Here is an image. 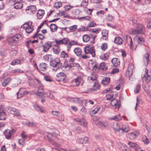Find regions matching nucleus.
Wrapping results in <instances>:
<instances>
[{"label": "nucleus", "instance_id": "obj_48", "mask_svg": "<svg viewBox=\"0 0 151 151\" xmlns=\"http://www.w3.org/2000/svg\"><path fill=\"white\" fill-rule=\"evenodd\" d=\"M59 14L61 16L63 17H68L67 13L65 11L60 12Z\"/></svg>", "mask_w": 151, "mask_h": 151}, {"label": "nucleus", "instance_id": "obj_34", "mask_svg": "<svg viewBox=\"0 0 151 151\" xmlns=\"http://www.w3.org/2000/svg\"><path fill=\"white\" fill-rule=\"evenodd\" d=\"M110 81V78L108 77H105L103 79L101 82L104 85H107L109 83Z\"/></svg>", "mask_w": 151, "mask_h": 151}, {"label": "nucleus", "instance_id": "obj_4", "mask_svg": "<svg viewBox=\"0 0 151 151\" xmlns=\"http://www.w3.org/2000/svg\"><path fill=\"white\" fill-rule=\"evenodd\" d=\"M32 24V22H27L22 25L21 26V27L22 28L24 29L27 33H30L34 29Z\"/></svg>", "mask_w": 151, "mask_h": 151}, {"label": "nucleus", "instance_id": "obj_51", "mask_svg": "<svg viewBox=\"0 0 151 151\" xmlns=\"http://www.w3.org/2000/svg\"><path fill=\"white\" fill-rule=\"evenodd\" d=\"M127 40L128 43L129 41V45H130V48H132L133 43L132 41V39L130 37H127Z\"/></svg>", "mask_w": 151, "mask_h": 151}, {"label": "nucleus", "instance_id": "obj_7", "mask_svg": "<svg viewBox=\"0 0 151 151\" xmlns=\"http://www.w3.org/2000/svg\"><path fill=\"white\" fill-rule=\"evenodd\" d=\"M66 78V75L63 72H60L57 74L55 79L58 81H63Z\"/></svg>", "mask_w": 151, "mask_h": 151}, {"label": "nucleus", "instance_id": "obj_23", "mask_svg": "<svg viewBox=\"0 0 151 151\" xmlns=\"http://www.w3.org/2000/svg\"><path fill=\"white\" fill-rule=\"evenodd\" d=\"M137 29H139V32L142 34H144L145 29L142 25L140 24H138L137 26Z\"/></svg>", "mask_w": 151, "mask_h": 151}, {"label": "nucleus", "instance_id": "obj_8", "mask_svg": "<svg viewBox=\"0 0 151 151\" xmlns=\"http://www.w3.org/2000/svg\"><path fill=\"white\" fill-rule=\"evenodd\" d=\"M75 122H78L81 126L87 128L88 124L87 122L83 119H81L77 118L74 119Z\"/></svg>", "mask_w": 151, "mask_h": 151}, {"label": "nucleus", "instance_id": "obj_6", "mask_svg": "<svg viewBox=\"0 0 151 151\" xmlns=\"http://www.w3.org/2000/svg\"><path fill=\"white\" fill-rule=\"evenodd\" d=\"M23 37V36L21 34L16 35L14 36L9 39V44L12 45V43H13L14 42L21 40L22 39Z\"/></svg>", "mask_w": 151, "mask_h": 151}, {"label": "nucleus", "instance_id": "obj_47", "mask_svg": "<svg viewBox=\"0 0 151 151\" xmlns=\"http://www.w3.org/2000/svg\"><path fill=\"white\" fill-rule=\"evenodd\" d=\"M62 6V3L60 1H58L55 3L54 6L56 9H58L61 7Z\"/></svg>", "mask_w": 151, "mask_h": 151}, {"label": "nucleus", "instance_id": "obj_18", "mask_svg": "<svg viewBox=\"0 0 151 151\" xmlns=\"http://www.w3.org/2000/svg\"><path fill=\"white\" fill-rule=\"evenodd\" d=\"M114 42L116 44L120 45L122 44L123 41L121 37H118L115 38Z\"/></svg>", "mask_w": 151, "mask_h": 151}, {"label": "nucleus", "instance_id": "obj_63", "mask_svg": "<svg viewBox=\"0 0 151 151\" xmlns=\"http://www.w3.org/2000/svg\"><path fill=\"white\" fill-rule=\"evenodd\" d=\"M79 11L77 9H73L72 11V13L73 15L76 16L79 13Z\"/></svg>", "mask_w": 151, "mask_h": 151}, {"label": "nucleus", "instance_id": "obj_1", "mask_svg": "<svg viewBox=\"0 0 151 151\" xmlns=\"http://www.w3.org/2000/svg\"><path fill=\"white\" fill-rule=\"evenodd\" d=\"M88 80L90 83L93 82L94 84L92 88H90V90L93 91H96L100 89V86L98 82L96 80L95 75H92L88 78Z\"/></svg>", "mask_w": 151, "mask_h": 151}, {"label": "nucleus", "instance_id": "obj_53", "mask_svg": "<svg viewBox=\"0 0 151 151\" xmlns=\"http://www.w3.org/2000/svg\"><path fill=\"white\" fill-rule=\"evenodd\" d=\"M88 0H83L81 4V6H83V7H85L88 5Z\"/></svg>", "mask_w": 151, "mask_h": 151}, {"label": "nucleus", "instance_id": "obj_56", "mask_svg": "<svg viewBox=\"0 0 151 151\" xmlns=\"http://www.w3.org/2000/svg\"><path fill=\"white\" fill-rule=\"evenodd\" d=\"M108 47L107 44L106 43H103L101 46V48L103 51L105 50Z\"/></svg>", "mask_w": 151, "mask_h": 151}, {"label": "nucleus", "instance_id": "obj_64", "mask_svg": "<svg viewBox=\"0 0 151 151\" xmlns=\"http://www.w3.org/2000/svg\"><path fill=\"white\" fill-rule=\"evenodd\" d=\"M17 51L16 50H12L10 52V55L12 56H15L17 53Z\"/></svg>", "mask_w": 151, "mask_h": 151}, {"label": "nucleus", "instance_id": "obj_55", "mask_svg": "<svg viewBox=\"0 0 151 151\" xmlns=\"http://www.w3.org/2000/svg\"><path fill=\"white\" fill-rule=\"evenodd\" d=\"M53 50L54 52L56 54H59L60 51V50L59 47L58 48H53Z\"/></svg>", "mask_w": 151, "mask_h": 151}, {"label": "nucleus", "instance_id": "obj_62", "mask_svg": "<svg viewBox=\"0 0 151 151\" xmlns=\"http://www.w3.org/2000/svg\"><path fill=\"white\" fill-rule=\"evenodd\" d=\"M136 136V133L135 132H132L130 135V138L131 139H134L135 138Z\"/></svg>", "mask_w": 151, "mask_h": 151}, {"label": "nucleus", "instance_id": "obj_42", "mask_svg": "<svg viewBox=\"0 0 151 151\" xmlns=\"http://www.w3.org/2000/svg\"><path fill=\"white\" fill-rule=\"evenodd\" d=\"M51 144L54 146L55 147H56L55 148V150H58V151H61V150H62L61 149H60L59 148L60 146V145L56 143L55 142H51Z\"/></svg>", "mask_w": 151, "mask_h": 151}, {"label": "nucleus", "instance_id": "obj_35", "mask_svg": "<svg viewBox=\"0 0 151 151\" xmlns=\"http://www.w3.org/2000/svg\"><path fill=\"white\" fill-rule=\"evenodd\" d=\"M114 129L115 132H119L121 131V127L118 123L116 124L114 126Z\"/></svg>", "mask_w": 151, "mask_h": 151}, {"label": "nucleus", "instance_id": "obj_21", "mask_svg": "<svg viewBox=\"0 0 151 151\" xmlns=\"http://www.w3.org/2000/svg\"><path fill=\"white\" fill-rule=\"evenodd\" d=\"M88 141V138L87 137L79 138L78 139V142L80 144H85L87 143Z\"/></svg>", "mask_w": 151, "mask_h": 151}, {"label": "nucleus", "instance_id": "obj_39", "mask_svg": "<svg viewBox=\"0 0 151 151\" xmlns=\"http://www.w3.org/2000/svg\"><path fill=\"white\" fill-rule=\"evenodd\" d=\"M44 93L42 88L38 91L37 95L40 97H44Z\"/></svg>", "mask_w": 151, "mask_h": 151}, {"label": "nucleus", "instance_id": "obj_36", "mask_svg": "<svg viewBox=\"0 0 151 151\" xmlns=\"http://www.w3.org/2000/svg\"><path fill=\"white\" fill-rule=\"evenodd\" d=\"M99 66L100 70H106L107 69V67L104 63H101Z\"/></svg>", "mask_w": 151, "mask_h": 151}, {"label": "nucleus", "instance_id": "obj_32", "mask_svg": "<svg viewBox=\"0 0 151 151\" xmlns=\"http://www.w3.org/2000/svg\"><path fill=\"white\" fill-rule=\"evenodd\" d=\"M74 52L78 56L81 53L82 50L81 48L77 47L74 49Z\"/></svg>", "mask_w": 151, "mask_h": 151}, {"label": "nucleus", "instance_id": "obj_43", "mask_svg": "<svg viewBox=\"0 0 151 151\" xmlns=\"http://www.w3.org/2000/svg\"><path fill=\"white\" fill-rule=\"evenodd\" d=\"M90 37L87 35H84L83 37V39L84 42H87L89 40Z\"/></svg>", "mask_w": 151, "mask_h": 151}, {"label": "nucleus", "instance_id": "obj_44", "mask_svg": "<svg viewBox=\"0 0 151 151\" xmlns=\"http://www.w3.org/2000/svg\"><path fill=\"white\" fill-rule=\"evenodd\" d=\"M26 125L30 127H35L36 126V124L33 122H28L26 123Z\"/></svg>", "mask_w": 151, "mask_h": 151}, {"label": "nucleus", "instance_id": "obj_52", "mask_svg": "<svg viewBox=\"0 0 151 151\" xmlns=\"http://www.w3.org/2000/svg\"><path fill=\"white\" fill-rule=\"evenodd\" d=\"M141 85L139 84H138L137 86L135 89L134 91L135 93H139L140 91Z\"/></svg>", "mask_w": 151, "mask_h": 151}, {"label": "nucleus", "instance_id": "obj_15", "mask_svg": "<svg viewBox=\"0 0 151 151\" xmlns=\"http://www.w3.org/2000/svg\"><path fill=\"white\" fill-rule=\"evenodd\" d=\"M102 38L103 40H108V31L107 30H103L101 32Z\"/></svg>", "mask_w": 151, "mask_h": 151}, {"label": "nucleus", "instance_id": "obj_29", "mask_svg": "<svg viewBox=\"0 0 151 151\" xmlns=\"http://www.w3.org/2000/svg\"><path fill=\"white\" fill-rule=\"evenodd\" d=\"M6 118V116L5 114V112L2 109L0 110V120H4Z\"/></svg>", "mask_w": 151, "mask_h": 151}, {"label": "nucleus", "instance_id": "obj_49", "mask_svg": "<svg viewBox=\"0 0 151 151\" xmlns=\"http://www.w3.org/2000/svg\"><path fill=\"white\" fill-rule=\"evenodd\" d=\"M100 69L99 66L98 64H95L93 66V71L97 72Z\"/></svg>", "mask_w": 151, "mask_h": 151}, {"label": "nucleus", "instance_id": "obj_37", "mask_svg": "<svg viewBox=\"0 0 151 151\" xmlns=\"http://www.w3.org/2000/svg\"><path fill=\"white\" fill-rule=\"evenodd\" d=\"M130 33L132 35H135L142 34L139 31V29H132Z\"/></svg>", "mask_w": 151, "mask_h": 151}, {"label": "nucleus", "instance_id": "obj_26", "mask_svg": "<svg viewBox=\"0 0 151 151\" xmlns=\"http://www.w3.org/2000/svg\"><path fill=\"white\" fill-rule=\"evenodd\" d=\"M111 104L113 106H115L116 108H119L120 107L119 105L118 104V101L116 99H114L112 100Z\"/></svg>", "mask_w": 151, "mask_h": 151}, {"label": "nucleus", "instance_id": "obj_22", "mask_svg": "<svg viewBox=\"0 0 151 151\" xmlns=\"http://www.w3.org/2000/svg\"><path fill=\"white\" fill-rule=\"evenodd\" d=\"M47 67V65L45 63H40L39 66V69L42 71H45Z\"/></svg>", "mask_w": 151, "mask_h": 151}, {"label": "nucleus", "instance_id": "obj_46", "mask_svg": "<svg viewBox=\"0 0 151 151\" xmlns=\"http://www.w3.org/2000/svg\"><path fill=\"white\" fill-rule=\"evenodd\" d=\"M22 89L20 88L19 91L17 93V98H19L23 96L24 94V92H22L21 91Z\"/></svg>", "mask_w": 151, "mask_h": 151}, {"label": "nucleus", "instance_id": "obj_5", "mask_svg": "<svg viewBox=\"0 0 151 151\" xmlns=\"http://www.w3.org/2000/svg\"><path fill=\"white\" fill-rule=\"evenodd\" d=\"M145 74L142 78V82L148 83L151 80V71H148L147 68L145 69Z\"/></svg>", "mask_w": 151, "mask_h": 151}, {"label": "nucleus", "instance_id": "obj_10", "mask_svg": "<svg viewBox=\"0 0 151 151\" xmlns=\"http://www.w3.org/2000/svg\"><path fill=\"white\" fill-rule=\"evenodd\" d=\"M67 100L68 101L77 104H82L83 102L82 100L79 98L68 97Z\"/></svg>", "mask_w": 151, "mask_h": 151}, {"label": "nucleus", "instance_id": "obj_19", "mask_svg": "<svg viewBox=\"0 0 151 151\" xmlns=\"http://www.w3.org/2000/svg\"><path fill=\"white\" fill-rule=\"evenodd\" d=\"M134 69V65L131 64L129 65L128 67V70L126 73L127 75H128L129 76L132 75Z\"/></svg>", "mask_w": 151, "mask_h": 151}, {"label": "nucleus", "instance_id": "obj_17", "mask_svg": "<svg viewBox=\"0 0 151 151\" xmlns=\"http://www.w3.org/2000/svg\"><path fill=\"white\" fill-rule=\"evenodd\" d=\"M52 46V45L50 43H45L43 46V51L47 52Z\"/></svg>", "mask_w": 151, "mask_h": 151}, {"label": "nucleus", "instance_id": "obj_45", "mask_svg": "<svg viewBox=\"0 0 151 151\" xmlns=\"http://www.w3.org/2000/svg\"><path fill=\"white\" fill-rule=\"evenodd\" d=\"M77 43L78 42L76 41L73 40L71 41L70 42H69L68 43L69 46H68L67 47L68 49H70L71 46L77 45Z\"/></svg>", "mask_w": 151, "mask_h": 151}, {"label": "nucleus", "instance_id": "obj_38", "mask_svg": "<svg viewBox=\"0 0 151 151\" xmlns=\"http://www.w3.org/2000/svg\"><path fill=\"white\" fill-rule=\"evenodd\" d=\"M21 60L19 59H15L11 62L10 64L13 65L20 64Z\"/></svg>", "mask_w": 151, "mask_h": 151}, {"label": "nucleus", "instance_id": "obj_25", "mask_svg": "<svg viewBox=\"0 0 151 151\" xmlns=\"http://www.w3.org/2000/svg\"><path fill=\"white\" fill-rule=\"evenodd\" d=\"M82 78V76L81 75H80L76 78L75 79L74 81L76 86H78L80 85V83L81 81Z\"/></svg>", "mask_w": 151, "mask_h": 151}, {"label": "nucleus", "instance_id": "obj_24", "mask_svg": "<svg viewBox=\"0 0 151 151\" xmlns=\"http://www.w3.org/2000/svg\"><path fill=\"white\" fill-rule=\"evenodd\" d=\"M45 14V12L43 10H39L37 13V18L40 19H41Z\"/></svg>", "mask_w": 151, "mask_h": 151}, {"label": "nucleus", "instance_id": "obj_58", "mask_svg": "<svg viewBox=\"0 0 151 151\" xmlns=\"http://www.w3.org/2000/svg\"><path fill=\"white\" fill-rule=\"evenodd\" d=\"M77 25H75L69 27L68 28L70 31L73 32L77 28Z\"/></svg>", "mask_w": 151, "mask_h": 151}, {"label": "nucleus", "instance_id": "obj_28", "mask_svg": "<svg viewBox=\"0 0 151 151\" xmlns=\"http://www.w3.org/2000/svg\"><path fill=\"white\" fill-rule=\"evenodd\" d=\"M109 120H114L116 121H119L121 120L122 118L120 116V114L117 116H114L112 117L109 118Z\"/></svg>", "mask_w": 151, "mask_h": 151}, {"label": "nucleus", "instance_id": "obj_9", "mask_svg": "<svg viewBox=\"0 0 151 151\" xmlns=\"http://www.w3.org/2000/svg\"><path fill=\"white\" fill-rule=\"evenodd\" d=\"M15 132V130L14 129H12L11 130L7 129L5 130L4 133L6 138L8 139H10L12 135L14 134Z\"/></svg>", "mask_w": 151, "mask_h": 151}, {"label": "nucleus", "instance_id": "obj_3", "mask_svg": "<svg viewBox=\"0 0 151 151\" xmlns=\"http://www.w3.org/2000/svg\"><path fill=\"white\" fill-rule=\"evenodd\" d=\"M84 51L86 54H90L93 57H95L96 56L95 47L92 45H89L85 47Z\"/></svg>", "mask_w": 151, "mask_h": 151}, {"label": "nucleus", "instance_id": "obj_41", "mask_svg": "<svg viewBox=\"0 0 151 151\" xmlns=\"http://www.w3.org/2000/svg\"><path fill=\"white\" fill-rule=\"evenodd\" d=\"M24 71L23 70H21L19 69H13L11 70V73H23Z\"/></svg>", "mask_w": 151, "mask_h": 151}, {"label": "nucleus", "instance_id": "obj_60", "mask_svg": "<svg viewBox=\"0 0 151 151\" xmlns=\"http://www.w3.org/2000/svg\"><path fill=\"white\" fill-rule=\"evenodd\" d=\"M150 54L149 53H146L144 56V60H145L148 63V62L149 61V56Z\"/></svg>", "mask_w": 151, "mask_h": 151}, {"label": "nucleus", "instance_id": "obj_61", "mask_svg": "<svg viewBox=\"0 0 151 151\" xmlns=\"http://www.w3.org/2000/svg\"><path fill=\"white\" fill-rule=\"evenodd\" d=\"M101 31V29L99 28H96L95 29H93L92 30V32L95 33H98L100 32Z\"/></svg>", "mask_w": 151, "mask_h": 151}, {"label": "nucleus", "instance_id": "obj_57", "mask_svg": "<svg viewBox=\"0 0 151 151\" xmlns=\"http://www.w3.org/2000/svg\"><path fill=\"white\" fill-rule=\"evenodd\" d=\"M96 25V24L94 22L91 21L88 24L87 26L88 27H95Z\"/></svg>", "mask_w": 151, "mask_h": 151}, {"label": "nucleus", "instance_id": "obj_31", "mask_svg": "<svg viewBox=\"0 0 151 151\" xmlns=\"http://www.w3.org/2000/svg\"><path fill=\"white\" fill-rule=\"evenodd\" d=\"M22 6V4L20 1L16 2L14 4V7L16 9H20Z\"/></svg>", "mask_w": 151, "mask_h": 151}, {"label": "nucleus", "instance_id": "obj_33", "mask_svg": "<svg viewBox=\"0 0 151 151\" xmlns=\"http://www.w3.org/2000/svg\"><path fill=\"white\" fill-rule=\"evenodd\" d=\"M50 30L52 32H55L58 29L57 26L55 24H51L50 26Z\"/></svg>", "mask_w": 151, "mask_h": 151}, {"label": "nucleus", "instance_id": "obj_20", "mask_svg": "<svg viewBox=\"0 0 151 151\" xmlns=\"http://www.w3.org/2000/svg\"><path fill=\"white\" fill-rule=\"evenodd\" d=\"M111 62L116 67L118 66L120 64L119 60L117 58H113L111 60Z\"/></svg>", "mask_w": 151, "mask_h": 151}, {"label": "nucleus", "instance_id": "obj_30", "mask_svg": "<svg viewBox=\"0 0 151 151\" xmlns=\"http://www.w3.org/2000/svg\"><path fill=\"white\" fill-rule=\"evenodd\" d=\"M110 53L109 52H107L106 53L104 54L103 55H101L100 56V59H101L103 60H106L108 58Z\"/></svg>", "mask_w": 151, "mask_h": 151}, {"label": "nucleus", "instance_id": "obj_40", "mask_svg": "<svg viewBox=\"0 0 151 151\" xmlns=\"http://www.w3.org/2000/svg\"><path fill=\"white\" fill-rule=\"evenodd\" d=\"M137 42L139 45H142L145 42V40L144 38L142 37H139L137 40Z\"/></svg>", "mask_w": 151, "mask_h": 151}, {"label": "nucleus", "instance_id": "obj_16", "mask_svg": "<svg viewBox=\"0 0 151 151\" xmlns=\"http://www.w3.org/2000/svg\"><path fill=\"white\" fill-rule=\"evenodd\" d=\"M68 41V40L67 38H63L61 40H58L56 39L55 40V42L57 44H66Z\"/></svg>", "mask_w": 151, "mask_h": 151}, {"label": "nucleus", "instance_id": "obj_50", "mask_svg": "<svg viewBox=\"0 0 151 151\" xmlns=\"http://www.w3.org/2000/svg\"><path fill=\"white\" fill-rule=\"evenodd\" d=\"M95 124H96L100 125L103 127H106L105 123L100 121H97L95 122Z\"/></svg>", "mask_w": 151, "mask_h": 151}, {"label": "nucleus", "instance_id": "obj_14", "mask_svg": "<svg viewBox=\"0 0 151 151\" xmlns=\"http://www.w3.org/2000/svg\"><path fill=\"white\" fill-rule=\"evenodd\" d=\"M26 11H29V13L34 14L35 13L37 9L36 7L33 5L28 6L26 9Z\"/></svg>", "mask_w": 151, "mask_h": 151}, {"label": "nucleus", "instance_id": "obj_59", "mask_svg": "<svg viewBox=\"0 0 151 151\" xmlns=\"http://www.w3.org/2000/svg\"><path fill=\"white\" fill-rule=\"evenodd\" d=\"M88 30L87 27H83L80 28H78V31H87Z\"/></svg>", "mask_w": 151, "mask_h": 151}, {"label": "nucleus", "instance_id": "obj_27", "mask_svg": "<svg viewBox=\"0 0 151 151\" xmlns=\"http://www.w3.org/2000/svg\"><path fill=\"white\" fill-rule=\"evenodd\" d=\"M129 127L126 125H123L121 127V131L122 132H127L129 131Z\"/></svg>", "mask_w": 151, "mask_h": 151}, {"label": "nucleus", "instance_id": "obj_2", "mask_svg": "<svg viewBox=\"0 0 151 151\" xmlns=\"http://www.w3.org/2000/svg\"><path fill=\"white\" fill-rule=\"evenodd\" d=\"M50 62V65L53 67L52 70L55 71H57L62 65V64L60 62L59 58H55Z\"/></svg>", "mask_w": 151, "mask_h": 151}, {"label": "nucleus", "instance_id": "obj_11", "mask_svg": "<svg viewBox=\"0 0 151 151\" xmlns=\"http://www.w3.org/2000/svg\"><path fill=\"white\" fill-rule=\"evenodd\" d=\"M8 111L11 114L16 116H18L19 115L18 110L14 107H9L8 108Z\"/></svg>", "mask_w": 151, "mask_h": 151}, {"label": "nucleus", "instance_id": "obj_13", "mask_svg": "<svg viewBox=\"0 0 151 151\" xmlns=\"http://www.w3.org/2000/svg\"><path fill=\"white\" fill-rule=\"evenodd\" d=\"M128 144L130 147L134 148L135 151L139 150L141 149L139 145L135 143L129 142Z\"/></svg>", "mask_w": 151, "mask_h": 151}, {"label": "nucleus", "instance_id": "obj_54", "mask_svg": "<svg viewBox=\"0 0 151 151\" xmlns=\"http://www.w3.org/2000/svg\"><path fill=\"white\" fill-rule=\"evenodd\" d=\"M60 57L62 58H65L68 57V55L65 51H63L60 53Z\"/></svg>", "mask_w": 151, "mask_h": 151}, {"label": "nucleus", "instance_id": "obj_12", "mask_svg": "<svg viewBox=\"0 0 151 151\" xmlns=\"http://www.w3.org/2000/svg\"><path fill=\"white\" fill-rule=\"evenodd\" d=\"M34 107L35 109L39 112L44 113L45 112V110L43 107L40 106L37 104H34Z\"/></svg>", "mask_w": 151, "mask_h": 151}]
</instances>
